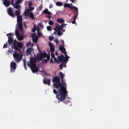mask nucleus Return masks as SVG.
<instances>
[{"mask_svg":"<svg viewBox=\"0 0 129 129\" xmlns=\"http://www.w3.org/2000/svg\"><path fill=\"white\" fill-rule=\"evenodd\" d=\"M74 7V10H75V11L74 13V20L72 22V23L73 24H74L76 23V19L77 17L78 14V8L75 7Z\"/></svg>","mask_w":129,"mask_h":129,"instance_id":"8","label":"nucleus"},{"mask_svg":"<svg viewBox=\"0 0 129 129\" xmlns=\"http://www.w3.org/2000/svg\"><path fill=\"white\" fill-rule=\"evenodd\" d=\"M64 48L63 47V46H60L59 47V49L60 50H61L63 49H64Z\"/></svg>","mask_w":129,"mask_h":129,"instance_id":"49","label":"nucleus"},{"mask_svg":"<svg viewBox=\"0 0 129 129\" xmlns=\"http://www.w3.org/2000/svg\"><path fill=\"white\" fill-rule=\"evenodd\" d=\"M62 81V83H61L62 84H63V85H64V86H63L64 87H65L66 88V89H67V88H66V86H67V85L66 84V82L64 81H63V80L62 81Z\"/></svg>","mask_w":129,"mask_h":129,"instance_id":"32","label":"nucleus"},{"mask_svg":"<svg viewBox=\"0 0 129 129\" xmlns=\"http://www.w3.org/2000/svg\"><path fill=\"white\" fill-rule=\"evenodd\" d=\"M8 53H10L11 52V51L10 50H9L8 51Z\"/></svg>","mask_w":129,"mask_h":129,"instance_id":"64","label":"nucleus"},{"mask_svg":"<svg viewBox=\"0 0 129 129\" xmlns=\"http://www.w3.org/2000/svg\"><path fill=\"white\" fill-rule=\"evenodd\" d=\"M35 59L37 60H39V59H40V57H39V55H37L36 57L35 58Z\"/></svg>","mask_w":129,"mask_h":129,"instance_id":"37","label":"nucleus"},{"mask_svg":"<svg viewBox=\"0 0 129 129\" xmlns=\"http://www.w3.org/2000/svg\"><path fill=\"white\" fill-rule=\"evenodd\" d=\"M47 30H51V27L50 26H47Z\"/></svg>","mask_w":129,"mask_h":129,"instance_id":"48","label":"nucleus"},{"mask_svg":"<svg viewBox=\"0 0 129 129\" xmlns=\"http://www.w3.org/2000/svg\"><path fill=\"white\" fill-rule=\"evenodd\" d=\"M11 5L14 6V1L13 0H11Z\"/></svg>","mask_w":129,"mask_h":129,"instance_id":"56","label":"nucleus"},{"mask_svg":"<svg viewBox=\"0 0 129 129\" xmlns=\"http://www.w3.org/2000/svg\"><path fill=\"white\" fill-rule=\"evenodd\" d=\"M37 31H38L37 34L38 35V37H41L42 36V34L40 32H38V30H37Z\"/></svg>","mask_w":129,"mask_h":129,"instance_id":"46","label":"nucleus"},{"mask_svg":"<svg viewBox=\"0 0 129 129\" xmlns=\"http://www.w3.org/2000/svg\"><path fill=\"white\" fill-rule=\"evenodd\" d=\"M48 61L46 59H44L42 61V62L43 63H47Z\"/></svg>","mask_w":129,"mask_h":129,"instance_id":"36","label":"nucleus"},{"mask_svg":"<svg viewBox=\"0 0 129 129\" xmlns=\"http://www.w3.org/2000/svg\"><path fill=\"white\" fill-rule=\"evenodd\" d=\"M13 56L14 60L17 62H19L21 60L22 56L18 53L15 52L13 54Z\"/></svg>","mask_w":129,"mask_h":129,"instance_id":"4","label":"nucleus"},{"mask_svg":"<svg viewBox=\"0 0 129 129\" xmlns=\"http://www.w3.org/2000/svg\"><path fill=\"white\" fill-rule=\"evenodd\" d=\"M61 51V53H64L66 52V49L65 48L62 50Z\"/></svg>","mask_w":129,"mask_h":129,"instance_id":"51","label":"nucleus"},{"mask_svg":"<svg viewBox=\"0 0 129 129\" xmlns=\"http://www.w3.org/2000/svg\"><path fill=\"white\" fill-rule=\"evenodd\" d=\"M36 30V27L35 26L32 29V31L33 33H34L35 32Z\"/></svg>","mask_w":129,"mask_h":129,"instance_id":"39","label":"nucleus"},{"mask_svg":"<svg viewBox=\"0 0 129 129\" xmlns=\"http://www.w3.org/2000/svg\"><path fill=\"white\" fill-rule=\"evenodd\" d=\"M38 40V37L37 36H35V37L33 38L32 40L33 42L36 43Z\"/></svg>","mask_w":129,"mask_h":129,"instance_id":"21","label":"nucleus"},{"mask_svg":"<svg viewBox=\"0 0 129 129\" xmlns=\"http://www.w3.org/2000/svg\"><path fill=\"white\" fill-rule=\"evenodd\" d=\"M7 43L8 42H6V43L5 44L3 47V48H6L7 47Z\"/></svg>","mask_w":129,"mask_h":129,"instance_id":"44","label":"nucleus"},{"mask_svg":"<svg viewBox=\"0 0 129 129\" xmlns=\"http://www.w3.org/2000/svg\"><path fill=\"white\" fill-rule=\"evenodd\" d=\"M24 66L25 70H27V68L26 66V64L25 63V60L23 61Z\"/></svg>","mask_w":129,"mask_h":129,"instance_id":"38","label":"nucleus"},{"mask_svg":"<svg viewBox=\"0 0 129 129\" xmlns=\"http://www.w3.org/2000/svg\"><path fill=\"white\" fill-rule=\"evenodd\" d=\"M30 62L27 64L28 67L33 66H37V64L36 63V60L34 58H32L30 59Z\"/></svg>","mask_w":129,"mask_h":129,"instance_id":"5","label":"nucleus"},{"mask_svg":"<svg viewBox=\"0 0 129 129\" xmlns=\"http://www.w3.org/2000/svg\"><path fill=\"white\" fill-rule=\"evenodd\" d=\"M57 21L58 23H62L64 22V20L63 19H60V18H58L57 20Z\"/></svg>","mask_w":129,"mask_h":129,"instance_id":"24","label":"nucleus"},{"mask_svg":"<svg viewBox=\"0 0 129 129\" xmlns=\"http://www.w3.org/2000/svg\"><path fill=\"white\" fill-rule=\"evenodd\" d=\"M69 58V56H67V57H65L64 58V59H66V60L67 62V61H68V59Z\"/></svg>","mask_w":129,"mask_h":129,"instance_id":"50","label":"nucleus"},{"mask_svg":"<svg viewBox=\"0 0 129 129\" xmlns=\"http://www.w3.org/2000/svg\"><path fill=\"white\" fill-rule=\"evenodd\" d=\"M47 58V60L48 61L50 59V56L49 55L47 54V56L46 57Z\"/></svg>","mask_w":129,"mask_h":129,"instance_id":"43","label":"nucleus"},{"mask_svg":"<svg viewBox=\"0 0 129 129\" xmlns=\"http://www.w3.org/2000/svg\"><path fill=\"white\" fill-rule=\"evenodd\" d=\"M61 62H62V64L64 63H67V62L66 61V59H63L62 61H61Z\"/></svg>","mask_w":129,"mask_h":129,"instance_id":"45","label":"nucleus"},{"mask_svg":"<svg viewBox=\"0 0 129 129\" xmlns=\"http://www.w3.org/2000/svg\"><path fill=\"white\" fill-rule=\"evenodd\" d=\"M54 61L56 62L57 63H59V62L58 61V60L56 58H54Z\"/></svg>","mask_w":129,"mask_h":129,"instance_id":"53","label":"nucleus"},{"mask_svg":"<svg viewBox=\"0 0 129 129\" xmlns=\"http://www.w3.org/2000/svg\"><path fill=\"white\" fill-rule=\"evenodd\" d=\"M29 17L31 18L32 19H34V15L33 13L31 12H30L29 14Z\"/></svg>","mask_w":129,"mask_h":129,"instance_id":"25","label":"nucleus"},{"mask_svg":"<svg viewBox=\"0 0 129 129\" xmlns=\"http://www.w3.org/2000/svg\"><path fill=\"white\" fill-rule=\"evenodd\" d=\"M50 62L52 63H53L54 62L52 59H51L50 60Z\"/></svg>","mask_w":129,"mask_h":129,"instance_id":"62","label":"nucleus"},{"mask_svg":"<svg viewBox=\"0 0 129 129\" xmlns=\"http://www.w3.org/2000/svg\"><path fill=\"white\" fill-rule=\"evenodd\" d=\"M3 3L4 5L6 7L9 6L10 4V2L8 0H4L3 2Z\"/></svg>","mask_w":129,"mask_h":129,"instance_id":"12","label":"nucleus"},{"mask_svg":"<svg viewBox=\"0 0 129 129\" xmlns=\"http://www.w3.org/2000/svg\"><path fill=\"white\" fill-rule=\"evenodd\" d=\"M16 37L18 40L19 41H21L24 38L23 36V35H20Z\"/></svg>","mask_w":129,"mask_h":129,"instance_id":"22","label":"nucleus"},{"mask_svg":"<svg viewBox=\"0 0 129 129\" xmlns=\"http://www.w3.org/2000/svg\"><path fill=\"white\" fill-rule=\"evenodd\" d=\"M39 26L40 27V28H42V27L43 28V27L42 26V24H39Z\"/></svg>","mask_w":129,"mask_h":129,"instance_id":"58","label":"nucleus"},{"mask_svg":"<svg viewBox=\"0 0 129 129\" xmlns=\"http://www.w3.org/2000/svg\"><path fill=\"white\" fill-rule=\"evenodd\" d=\"M49 45L50 47V50L51 52H53L54 51V46L50 42H49Z\"/></svg>","mask_w":129,"mask_h":129,"instance_id":"13","label":"nucleus"},{"mask_svg":"<svg viewBox=\"0 0 129 129\" xmlns=\"http://www.w3.org/2000/svg\"><path fill=\"white\" fill-rule=\"evenodd\" d=\"M64 56L63 54H61L60 56H59L58 57V58L59 61L61 62V61L64 58Z\"/></svg>","mask_w":129,"mask_h":129,"instance_id":"19","label":"nucleus"},{"mask_svg":"<svg viewBox=\"0 0 129 129\" xmlns=\"http://www.w3.org/2000/svg\"><path fill=\"white\" fill-rule=\"evenodd\" d=\"M59 66L60 69H61V70L62 69V66H63L62 64H60L59 65Z\"/></svg>","mask_w":129,"mask_h":129,"instance_id":"54","label":"nucleus"},{"mask_svg":"<svg viewBox=\"0 0 129 129\" xmlns=\"http://www.w3.org/2000/svg\"><path fill=\"white\" fill-rule=\"evenodd\" d=\"M15 35L16 37L20 35L19 32L18 30H16H16L15 31Z\"/></svg>","mask_w":129,"mask_h":129,"instance_id":"29","label":"nucleus"},{"mask_svg":"<svg viewBox=\"0 0 129 129\" xmlns=\"http://www.w3.org/2000/svg\"><path fill=\"white\" fill-rule=\"evenodd\" d=\"M57 24H58V25H56L55 26V28L54 29V30L56 31L61 30V29L60 25L58 23H57Z\"/></svg>","mask_w":129,"mask_h":129,"instance_id":"15","label":"nucleus"},{"mask_svg":"<svg viewBox=\"0 0 129 129\" xmlns=\"http://www.w3.org/2000/svg\"><path fill=\"white\" fill-rule=\"evenodd\" d=\"M46 17H47L49 19H50L51 18V17L50 16H46Z\"/></svg>","mask_w":129,"mask_h":129,"instance_id":"59","label":"nucleus"},{"mask_svg":"<svg viewBox=\"0 0 129 129\" xmlns=\"http://www.w3.org/2000/svg\"><path fill=\"white\" fill-rule=\"evenodd\" d=\"M42 8V7L41 6H40L39 7V9L40 10H41Z\"/></svg>","mask_w":129,"mask_h":129,"instance_id":"57","label":"nucleus"},{"mask_svg":"<svg viewBox=\"0 0 129 129\" xmlns=\"http://www.w3.org/2000/svg\"><path fill=\"white\" fill-rule=\"evenodd\" d=\"M47 55V53L46 52H44L43 53L41 52L40 53V59L42 60L43 58L46 57Z\"/></svg>","mask_w":129,"mask_h":129,"instance_id":"10","label":"nucleus"},{"mask_svg":"<svg viewBox=\"0 0 129 129\" xmlns=\"http://www.w3.org/2000/svg\"><path fill=\"white\" fill-rule=\"evenodd\" d=\"M56 5L58 6H60L62 5V3L61 2H57L56 3Z\"/></svg>","mask_w":129,"mask_h":129,"instance_id":"27","label":"nucleus"},{"mask_svg":"<svg viewBox=\"0 0 129 129\" xmlns=\"http://www.w3.org/2000/svg\"><path fill=\"white\" fill-rule=\"evenodd\" d=\"M30 46L32 47H33L34 46V44L33 43H31L30 44Z\"/></svg>","mask_w":129,"mask_h":129,"instance_id":"61","label":"nucleus"},{"mask_svg":"<svg viewBox=\"0 0 129 129\" xmlns=\"http://www.w3.org/2000/svg\"><path fill=\"white\" fill-rule=\"evenodd\" d=\"M29 11L28 10H26V11L25 12L24 15L25 16L27 17L29 15Z\"/></svg>","mask_w":129,"mask_h":129,"instance_id":"28","label":"nucleus"},{"mask_svg":"<svg viewBox=\"0 0 129 129\" xmlns=\"http://www.w3.org/2000/svg\"><path fill=\"white\" fill-rule=\"evenodd\" d=\"M49 24L50 25H52L53 24V22L52 20H50L49 22Z\"/></svg>","mask_w":129,"mask_h":129,"instance_id":"42","label":"nucleus"},{"mask_svg":"<svg viewBox=\"0 0 129 129\" xmlns=\"http://www.w3.org/2000/svg\"><path fill=\"white\" fill-rule=\"evenodd\" d=\"M35 34H31V37L33 38L34 37V36H35Z\"/></svg>","mask_w":129,"mask_h":129,"instance_id":"60","label":"nucleus"},{"mask_svg":"<svg viewBox=\"0 0 129 129\" xmlns=\"http://www.w3.org/2000/svg\"><path fill=\"white\" fill-rule=\"evenodd\" d=\"M29 7H31L32 6V3L31 2H30L28 4Z\"/></svg>","mask_w":129,"mask_h":129,"instance_id":"55","label":"nucleus"},{"mask_svg":"<svg viewBox=\"0 0 129 129\" xmlns=\"http://www.w3.org/2000/svg\"><path fill=\"white\" fill-rule=\"evenodd\" d=\"M53 39L54 37L52 36H50L49 38V39L50 41L53 40Z\"/></svg>","mask_w":129,"mask_h":129,"instance_id":"47","label":"nucleus"},{"mask_svg":"<svg viewBox=\"0 0 129 129\" xmlns=\"http://www.w3.org/2000/svg\"><path fill=\"white\" fill-rule=\"evenodd\" d=\"M31 44V41H29L27 42L26 44V45L27 47H28L30 46Z\"/></svg>","mask_w":129,"mask_h":129,"instance_id":"33","label":"nucleus"},{"mask_svg":"<svg viewBox=\"0 0 129 129\" xmlns=\"http://www.w3.org/2000/svg\"><path fill=\"white\" fill-rule=\"evenodd\" d=\"M7 13L9 15L13 18L15 17V15L12 9L11 8H9L7 9Z\"/></svg>","mask_w":129,"mask_h":129,"instance_id":"7","label":"nucleus"},{"mask_svg":"<svg viewBox=\"0 0 129 129\" xmlns=\"http://www.w3.org/2000/svg\"><path fill=\"white\" fill-rule=\"evenodd\" d=\"M72 3H71L70 4V5L68 3H66L64 4V7H68L70 8L71 9H72L73 8H74V6L73 7H72Z\"/></svg>","mask_w":129,"mask_h":129,"instance_id":"14","label":"nucleus"},{"mask_svg":"<svg viewBox=\"0 0 129 129\" xmlns=\"http://www.w3.org/2000/svg\"><path fill=\"white\" fill-rule=\"evenodd\" d=\"M11 71L13 72H14L16 68V63L12 61L10 63Z\"/></svg>","mask_w":129,"mask_h":129,"instance_id":"6","label":"nucleus"},{"mask_svg":"<svg viewBox=\"0 0 129 129\" xmlns=\"http://www.w3.org/2000/svg\"><path fill=\"white\" fill-rule=\"evenodd\" d=\"M22 20V17L21 15L17 17V21L18 24V27L21 31H22L23 29Z\"/></svg>","mask_w":129,"mask_h":129,"instance_id":"3","label":"nucleus"},{"mask_svg":"<svg viewBox=\"0 0 129 129\" xmlns=\"http://www.w3.org/2000/svg\"><path fill=\"white\" fill-rule=\"evenodd\" d=\"M51 56L52 58H54L55 57V55L53 53H51Z\"/></svg>","mask_w":129,"mask_h":129,"instance_id":"52","label":"nucleus"},{"mask_svg":"<svg viewBox=\"0 0 129 129\" xmlns=\"http://www.w3.org/2000/svg\"><path fill=\"white\" fill-rule=\"evenodd\" d=\"M55 54L56 55H58V53L57 52H55Z\"/></svg>","mask_w":129,"mask_h":129,"instance_id":"63","label":"nucleus"},{"mask_svg":"<svg viewBox=\"0 0 129 129\" xmlns=\"http://www.w3.org/2000/svg\"><path fill=\"white\" fill-rule=\"evenodd\" d=\"M29 9H27V10H28L29 11H32L34 9V8L32 7H29Z\"/></svg>","mask_w":129,"mask_h":129,"instance_id":"34","label":"nucleus"},{"mask_svg":"<svg viewBox=\"0 0 129 129\" xmlns=\"http://www.w3.org/2000/svg\"><path fill=\"white\" fill-rule=\"evenodd\" d=\"M20 10H16L15 11V15L17 17L20 16Z\"/></svg>","mask_w":129,"mask_h":129,"instance_id":"18","label":"nucleus"},{"mask_svg":"<svg viewBox=\"0 0 129 129\" xmlns=\"http://www.w3.org/2000/svg\"><path fill=\"white\" fill-rule=\"evenodd\" d=\"M28 67L30 68L31 71L34 73L38 71V68L36 67V66H32Z\"/></svg>","mask_w":129,"mask_h":129,"instance_id":"9","label":"nucleus"},{"mask_svg":"<svg viewBox=\"0 0 129 129\" xmlns=\"http://www.w3.org/2000/svg\"><path fill=\"white\" fill-rule=\"evenodd\" d=\"M43 13L47 14L49 15H50L51 14V12L49 11L47 9H45V10L43 11Z\"/></svg>","mask_w":129,"mask_h":129,"instance_id":"20","label":"nucleus"},{"mask_svg":"<svg viewBox=\"0 0 129 129\" xmlns=\"http://www.w3.org/2000/svg\"><path fill=\"white\" fill-rule=\"evenodd\" d=\"M60 78L57 77H55L52 79L53 83V87L58 89L59 87L60 89L58 90L59 94L56 95V97L59 102L64 101L68 94V91L66 90L65 87H64L62 84L60 82Z\"/></svg>","mask_w":129,"mask_h":129,"instance_id":"1","label":"nucleus"},{"mask_svg":"<svg viewBox=\"0 0 129 129\" xmlns=\"http://www.w3.org/2000/svg\"><path fill=\"white\" fill-rule=\"evenodd\" d=\"M53 93H54V94H57L56 95H57L59 94L58 91H57L56 89H53Z\"/></svg>","mask_w":129,"mask_h":129,"instance_id":"31","label":"nucleus"},{"mask_svg":"<svg viewBox=\"0 0 129 129\" xmlns=\"http://www.w3.org/2000/svg\"><path fill=\"white\" fill-rule=\"evenodd\" d=\"M33 49L31 48H29L27 50L26 52L28 54L30 55L31 54V52L33 51Z\"/></svg>","mask_w":129,"mask_h":129,"instance_id":"16","label":"nucleus"},{"mask_svg":"<svg viewBox=\"0 0 129 129\" xmlns=\"http://www.w3.org/2000/svg\"><path fill=\"white\" fill-rule=\"evenodd\" d=\"M60 31V30L56 31L58 35L59 36H61L63 34V33L61 32Z\"/></svg>","mask_w":129,"mask_h":129,"instance_id":"30","label":"nucleus"},{"mask_svg":"<svg viewBox=\"0 0 129 129\" xmlns=\"http://www.w3.org/2000/svg\"><path fill=\"white\" fill-rule=\"evenodd\" d=\"M14 35L12 33H10L7 34L6 35L8 37H9V36H12Z\"/></svg>","mask_w":129,"mask_h":129,"instance_id":"35","label":"nucleus"},{"mask_svg":"<svg viewBox=\"0 0 129 129\" xmlns=\"http://www.w3.org/2000/svg\"><path fill=\"white\" fill-rule=\"evenodd\" d=\"M67 24H65L64 23H63L62 24H61V29H63V28Z\"/></svg>","mask_w":129,"mask_h":129,"instance_id":"40","label":"nucleus"},{"mask_svg":"<svg viewBox=\"0 0 129 129\" xmlns=\"http://www.w3.org/2000/svg\"><path fill=\"white\" fill-rule=\"evenodd\" d=\"M24 0H17L15 2V4H19L20 3H21Z\"/></svg>","mask_w":129,"mask_h":129,"instance_id":"26","label":"nucleus"},{"mask_svg":"<svg viewBox=\"0 0 129 129\" xmlns=\"http://www.w3.org/2000/svg\"><path fill=\"white\" fill-rule=\"evenodd\" d=\"M21 6L20 5H19V4H15V3L14 4V8H15L16 9H17L18 10H20V7Z\"/></svg>","mask_w":129,"mask_h":129,"instance_id":"17","label":"nucleus"},{"mask_svg":"<svg viewBox=\"0 0 129 129\" xmlns=\"http://www.w3.org/2000/svg\"><path fill=\"white\" fill-rule=\"evenodd\" d=\"M13 41L12 37H9L7 42L9 43V45H10L13 42L12 48H14L15 50H19V48H21L23 47V45L21 42H18L16 40H14L13 42Z\"/></svg>","mask_w":129,"mask_h":129,"instance_id":"2","label":"nucleus"},{"mask_svg":"<svg viewBox=\"0 0 129 129\" xmlns=\"http://www.w3.org/2000/svg\"><path fill=\"white\" fill-rule=\"evenodd\" d=\"M43 83L45 84H47L49 85L50 83V79H48L46 78H44L43 80Z\"/></svg>","mask_w":129,"mask_h":129,"instance_id":"11","label":"nucleus"},{"mask_svg":"<svg viewBox=\"0 0 129 129\" xmlns=\"http://www.w3.org/2000/svg\"><path fill=\"white\" fill-rule=\"evenodd\" d=\"M59 74L61 78V81H62L63 79V77L65 76V75L63 74L61 72H60L59 73Z\"/></svg>","mask_w":129,"mask_h":129,"instance_id":"23","label":"nucleus"},{"mask_svg":"<svg viewBox=\"0 0 129 129\" xmlns=\"http://www.w3.org/2000/svg\"><path fill=\"white\" fill-rule=\"evenodd\" d=\"M54 41L56 44L58 43L59 42V41L58 40L57 38H55L54 40Z\"/></svg>","mask_w":129,"mask_h":129,"instance_id":"41","label":"nucleus"}]
</instances>
